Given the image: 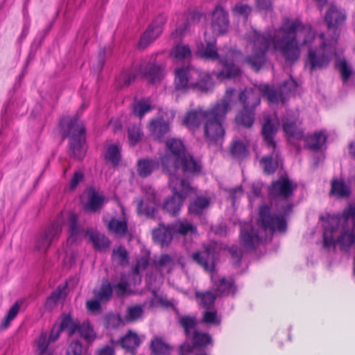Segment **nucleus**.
<instances>
[{
	"label": "nucleus",
	"instance_id": "1",
	"mask_svg": "<svg viewBox=\"0 0 355 355\" xmlns=\"http://www.w3.org/2000/svg\"><path fill=\"white\" fill-rule=\"evenodd\" d=\"M246 38L247 49L252 53L245 62L254 71L259 70L270 51H279L287 62H293L300 58V46H309L306 64L311 71L327 67L336 55L335 39L327 40L323 34L315 35L309 24L297 19H285L278 30L269 32L267 37L252 30Z\"/></svg>",
	"mask_w": 355,
	"mask_h": 355
},
{
	"label": "nucleus",
	"instance_id": "2",
	"mask_svg": "<svg viewBox=\"0 0 355 355\" xmlns=\"http://www.w3.org/2000/svg\"><path fill=\"white\" fill-rule=\"evenodd\" d=\"M167 151L161 157L164 171L168 173L169 187L173 196L163 205V209L171 215L175 216L180 210L183 200L192 192L193 189L180 177L181 173H194L201 169V164L186 153L182 141L175 138L166 140Z\"/></svg>",
	"mask_w": 355,
	"mask_h": 355
},
{
	"label": "nucleus",
	"instance_id": "3",
	"mask_svg": "<svg viewBox=\"0 0 355 355\" xmlns=\"http://www.w3.org/2000/svg\"><path fill=\"white\" fill-rule=\"evenodd\" d=\"M77 221L76 214L70 211H62L39 237L37 243V249L46 251L51 243L58 239L62 225L66 223L69 226V236L62 251L59 252V259L66 266L72 264L76 256L77 245L83 236V231Z\"/></svg>",
	"mask_w": 355,
	"mask_h": 355
},
{
	"label": "nucleus",
	"instance_id": "4",
	"mask_svg": "<svg viewBox=\"0 0 355 355\" xmlns=\"http://www.w3.org/2000/svg\"><path fill=\"white\" fill-rule=\"evenodd\" d=\"M297 87V83L293 79L289 80L281 87V94L275 92L269 85H260L256 89H246L239 96L240 103L243 105V110L236 116L235 121L237 125L250 128L254 123V110L260 103L259 94L266 98L270 104L285 101L284 94L288 95L294 92Z\"/></svg>",
	"mask_w": 355,
	"mask_h": 355
},
{
	"label": "nucleus",
	"instance_id": "5",
	"mask_svg": "<svg viewBox=\"0 0 355 355\" xmlns=\"http://www.w3.org/2000/svg\"><path fill=\"white\" fill-rule=\"evenodd\" d=\"M292 205H288L285 208L282 207L279 215L271 213L270 209L267 206H262L259 211L258 225L261 230H255L249 223H243L241 227L240 240L246 250H253L256 245L262 242V232L269 231L284 232L286 229V223L284 216L291 210Z\"/></svg>",
	"mask_w": 355,
	"mask_h": 355
},
{
	"label": "nucleus",
	"instance_id": "6",
	"mask_svg": "<svg viewBox=\"0 0 355 355\" xmlns=\"http://www.w3.org/2000/svg\"><path fill=\"white\" fill-rule=\"evenodd\" d=\"M354 217L355 202L349 204L343 216H329L324 224V246L327 248L338 246L342 250L350 247L355 242Z\"/></svg>",
	"mask_w": 355,
	"mask_h": 355
},
{
	"label": "nucleus",
	"instance_id": "7",
	"mask_svg": "<svg viewBox=\"0 0 355 355\" xmlns=\"http://www.w3.org/2000/svg\"><path fill=\"white\" fill-rule=\"evenodd\" d=\"M205 44H201L198 47V55L203 58L211 60H218L223 67V71L213 73L217 78L223 80L224 78H234L240 73L239 69L233 63L241 56V53L229 49L225 55L220 51L215 49L216 38L214 35H209L208 32L205 33Z\"/></svg>",
	"mask_w": 355,
	"mask_h": 355
},
{
	"label": "nucleus",
	"instance_id": "8",
	"mask_svg": "<svg viewBox=\"0 0 355 355\" xmlns=\"http://www.w3.org/2000/svg\"><path fill=\"white\" fill-rule=\"evenodd\" d=\"M235 90L229 89L222 100L211 107L214 113L211 117L207 119L204 125V133L207 141L211 144H220L225 136L223 121L226 114L236 103Z\"/></svg>",
	"mask_w": 355,
	"mask_h": 355
},
{
	"label": "nucleus",
	"instance_id": "9",
	"mask_svg": "<svg viewBox=\"0 0 355 355\" xmlns=\"http://www.w3.org/2000/svg\"><path fill=\"white\" fill-rule=\"evenodd\" d=\"M221 250L220 245L217 243H211L206 247L203 252L193 254V259L202 265L204 268L210 272L211 279L217 291L222 295L234 294L236 287L232 280L219 278L218 274L214 270L217 254Z\"/></svg>",
	"mask_w": 355,
	"mask_h": 355
},
{
	"label": "nucleus",
	"instance_id": "10",
	"mask_svg": "<svg viewBox=\"0 0 355 355\" xmlns=\"http://www.w3.org/2000/svg\"><path fill=\"white\" fill-rule=\"evenodd\" d=\"M175 85L178 89H195L206 92L213 86L211 76L191 67H180L175 70Z\"/></svg>",
	"mask_w": 355,
	"mask_h": 355
},
{
	"label": "nucleus",
	"instance_id": "11",
	"mask_svg": "<svg viewBox=\"0 0 355 355\" xmlns=\"http://www.w3.org/2000/svg\"><path fill=\"white\" fill-rule=\"evenodd\" d=\"M64 137L70 139V146L73 155L81 159L85 155V128L78 118L64 117L60 123Z\"/></svg>",
	"mask_w": 355,
	"mask_h": 355
},
{
	"label": "nucleus",
	"instance_id": "12",
	"mask_svg": "<svg viewBox=\"0 0 355 355\" xmlns=\"http://www.w3.org/2000/svg\"><path fill=\"white\" fill-rule=\"evenodd\" d=\"M278 125L279 121L276 115L272 117L268 115L264 116L262 134L268 147L272 150L271 155L263 157L261 161L264 171L267 173H274L279 164L278 152L276 149V144L273 140Z\"/></svg>",
	"mask_w": 355,
	"mask_h": 355
},
{
	"label": "nucleus",
	"instance_id": "13",
	"mask_svg": "<svg viewBox=\"0 0 355 355\" xmlns=\"http://www.w3.org/2000/svg\"><path fill=\"white\" fill-rule=\"evenodd\" d=\"M154 239L162 245H168L172 239L187 235L196 236V227L187 220H178L171 226L160 225L153 232Z\"/></svg>",
	"mask_w": 355,
	"mask_h": 355
},
{
	"label": "nucleus",
	"instance_id": "14",
	"mask_svg": "<svg viewBox=\"0 0 355 355\" xmlns=\"http://www.w3.org/2000/svg\"><path fill=\"white\" fill-rule=\"evenodd\" d=\"M76 322L72 320L70 315L64 316L59 326H53L49 338L46 334H42L37 343V352L38 355H53L51 350L49 348V341L55 340L60 336L61 331H67L69 335L75 334L76 329Z\"/></svg>",
	"mask_w": 355,
	"mask_h": 355
},
{
	"label": "nucleus",
	"instance_id": "15",
	"mask_svg": "<svg viewBox=\"0 0 355 355\" xmlns=\"http://www.w3.org/2000/svg\"><path fill=\"white\" fill-rule=\"evenodd\" d=\"M140 76L146 77L153 84H156L163 79L164 73L163 69L156 64L141 66L139 69H132L119 77L117 80L119 85H128Z\"/></svg>",
	"mask_w": 355,
	"mask_h": 355
},
{
	"label": "nucleus",
	"instance_id": "16",
	"mask_svg": "<svg viewBox=\"0 0 355 355\" xmlns=\"http://www.w3.org/2000/svg\"><path fill=\"white\" fill-rule=\"evenodd\" d=\"M173 110L164 111L162 109L159 111V116L156 119L150 120L148 125V130L155 139L161 141L164 136L169 131V123L175 117Z\"/></svg>",
	"mask_w": 355,
	"mask_h": 355
},
{
	"label": "nucleus",
	"instance_id": "17",
	"mask_svg": "<svg viewBox=\"0 0 355 355\" xmlns=\"http://www.w3.org/2000/svg\"><path fill=\"white\" fill-rule=\"evenodd\" d=\"M346 14L344 10L334 5H330L324 16V21L328 26L329 31H333L334 37L331 39L337 40L339 35L338 28L345 21Z\"/></svg>",
	"mask_w": 355,
	"mask_h": 355
},
{
	"label": "nucleus",
	"instance_id": "18",
	"mask_svg": "<svg viewBox=\"0 0 355 355\" xmlns=\"http://www.w3.org/2000/svg\"><path fill=\"white\" fill-rule=\"evenodd\" d=\"M166 21V18L164 15H160L156 17L141 37L139 43L140 48H146L159 36Z\"/></svg>",
	"mask_w": 355,
	"mask_h": 355
},
{
	"label": "nucleus",
	"instance_id": "19",
	"mask_svg": "<svg viewBox=\"0 0 355 355\" xmlns=\"http://www.w3.org/2000/svg\"><path fill=\"white\" fill-rule=\"evenodd\" d=\"M143 192L145 194L144 199L138 201L137 211L140 215H145L148 217H153L157 200L154 189L150 186L143 187Z\"/></svg>",
	"mask_w": 355,
	"mask_h": 355
},
{
	"label": "nucleus",
	"instance_id": "20",
	"mask_svg": "<svg viewBox=\"0 0 355 355\" xmlns=\"http://www.w3.org/2000/svg\"><path fill=\"white\" fill-rule=\"evenodd\" d=\"M301 122L295 117L289 116L283 122V130L288 141L300 148L297 142L304 139L303 131L299 126Z\"/></svg>",
	"mask_w": 355,
	"mask_h": 355
},
{
	"label": "nucleus",
	"instance_id": "21",
	"mask_svg": "<svg viewBox=\"0 0 355 355\" xmlns=\"http://www.w3.org/2000/svg\"><path fill=\"white\" fill-rule=\"evenodd\" d=\"M296 184L287 178L283 177L274 182L270 187V195L272 198L286 200L289 198Z\"/></svg>",
	"mask_w": 355,
	"mask_h": 355
},
{
	"label": "nucleus",
	"instance_id": "22",
	"mask_svg": "<svg viewBox=\"0 0 355 355\" xmlns=\"http://www.w3.org/2000/svg\"><path fill=\"white\" fill-rule=\"evenodd\" d=\"M96 300H91L87 302V309L92 313L100 310V302H107L112 296V288L107 281L103 282L101 288L94 291Z\"/></svg>",
	"mask_w": 355,
	"mask_h": 355
},
{
	"label": "nucleus",
	"instance_id": "23",
	"mask_svg": "<svg viewBox=\"0 0 355 355\" xmlns=\"http://www.w3.org/2000/svg\"><path fill=\"white\" fill-rule=\"evenodd\" d=\"M230 22L227 12L218 6L212 13L211 28L216 35L226 33L229 28Z\"/></svg>",
	"mask_w": 355,
	"mask_h": 355
},
{
	"label": "nucleus",
	"instance_id": "24",
	"mask_svg": "<svg viewBox=\"0 0 355 355\" xmlns=\"http://www.w3.org/2000/svg\"><path fill=\"white\" fill-rule=\"evenodd\" d=\"M213 114L214 113L211 112V108L209 110H203L201 108H198L188 112L182 123L190 130L194 131L199 127L202 121L205 122L207 119L211 117Z\"/></svg>",
	"mask_w": 355,
	"mask_h": 355
},
{
	"label": "nucleus",
	"instance_id": "25",
	"mask_svg": "<svg viewBox=\"0 0 355 355\" xmlns=\"http://www.w3.org/2000/svg\"><path fill=\"white\" fill-rule=\"evenodd\" d=\"M193 345L184 343L180 347L181 355H193L197 347H205L211 343V338L208 334L195 331L192 337Z\"/></svg>",
	"mask_w": 355,
	"mask_h": 355
},
{
	"label": "nucleus",
	"instance_id": "26",
	"mask_svg": "<svg viewBox=\"0 0 355 355\" xmlns=\"http://www.w3.org/2000/svg\"><path fill=\"white\" fill-rule=\"evenodd\" d=\"M85 197L87 201L84 202V207L87 211H96L105 202L103 196L94 191H89L84 193L83 198Z\"/></svg>",
	"mask_w": 355,
	"mask_h": 355
},
{
	"label": "nucleus",
	"instance_id": "27",
	"mask_svg": "<svg viewBox=\"0 0 355 355\" xmlns=\"http://www.w3.org/2000/svg\"><path fill=\"white\" fill-rule=\"evenodd\" d=\"M85 236L88 238L94 247L100 250L107 248L110 245V241L104 234L92 230H88L85 234Z\"/></svg>",
	"mask_w": 355,
	"mask_h": 355
},
{
	"label": "nucleus",
	"instance_id": "28",
	"mask_svg": "<svg viewBox=\"0 0 355 355\" xmlns=\"http://www.w3.org/2000/svg\"><path fill=\"white\" fill-rule=\"evenodd\" d=\"M191 56V49L186 44H178L171 51V57L175 62L189 60Z\"/></svg>",
	"mask_w": 355,
	"mask_h": 355
},
{
	"label": "nucleus",
	"instance_id": "29",
	"mask_svg": "<svg viewBox=\"0 0 355 355\" xmlns=\"http://www.w3.org/2000/svg\"><path fill=\"white\" fill-rule=\"evenodd\" d=\"M141 341V338L137 333L129 331L121 338L120 344L123 348L132 351L139 346Z\"/></svg>",
	"mask_w": 355,
	"mask_h": 355
},
{
	"label": "nucleus",
	"instance_id": "30",
	"mask_svg": "<svg viewBox=\"0 0 355 355\" xmlns=\"http://www.w3.org/2000/svg\"><path fill=\"white\" fill-rule=\"evenodd\" d=\"M327 140L326 135L322 132H317L308 135L304 138L307 147L312 150H318L322 148Z\"/></svg>",
	"mask_w": 355,
	"mask_h": 355
},
{
	"label": "nucleus",
	"instance_id": "31",
	"mask_svg": "<svg viewBox=\"0 0 355 355\" xmlns=\"http://www.w3.org/2000/svg\"><path fill=\"white\" fill-rule=\"evenodd\" d=\"M107 229L110 232L116 236H124L128 231L127 222L125 220H121L112 218L107 223Z\"/></svg>",
	"mask_w": 355,
	"mask_h": 355
},
{
	"label": "nucleus",
	"instance_id": "32",
	"mask_svg": "<svg viewBox=\"0 0 355 355\" xmlns=\"http://www.w3.org/2000/svg\"><path fill=\"white\" fill-rule=\"evenodd\" d=\"M22 304L21 301H17L8 310L7 313L3 318L1 324H0V329L4 330L8 328L10 322L16 318L17 315L20 307Z\"/></svg>",
	"mask_w": 355,
	"mask_h": 355
},
{
	"label": "nucleus",
	"instance_id": "33",
	"mask_svg": "<svg viewBox=\"0 0 355 355\" xmlns=\"http://www.w3.org/2000/svg\"><path fill=\"white\" fill-rule=\"evenodd\" d=\"M350 193L349 188L342 180H333L330 194L338 198L346 197Z\"/></svg>",
	"mask_w": 355,
	"mask_h": 355
},
{
	"label": "nucleus",
	"instance_id": "34",
	"mask_svg": "<svg viewBox=\"0 0 355 355\" xmlns=\"http://www.w3.org/2000/svg\"><path fill=\"white\" fill-rule=\"evenodd\" d=\"M210 200L207 197L200 196L193 201L189 207L191 214L199 215L209 205Z\"/></svg>",
	"mask_w": 355,
	"mask_h": 355
},
{
	"label": "nucleus",
	"instance_id": "35",
	"mask_svg": "<svg viewBox=\"0 0 355 355\" xmlns=\"http://www.w3.org/2000/svg\"><path fill=\"white\" fill-rule=\"evenodd\" d=\"M120 148L115 144L109 146L105 153L106 161L111 162L114 165H117L121 161Z\"/></svg>",
	"mask_w": 355,
	"mask_h": 355
},
{
	"label": "nucleus",
	"instance_id": "36",
	"mask_svg": "<svg viewBox=\"0 0 355 355\" xmlns=\"http://www.w3.org/2000/svg\"><path fill=\"white\" fill-rule=\"evenodd\" d=\"M153 109L148 100H141L135 103L133 106V114L136 116L142 118L147 112Z\"/></svg>",
	"mask_w": 355,
	"mask_h": 355
},
{
	"label": "nucleus",
	"instance_id": "37",
	"mask_svg": "<svg viewBox=\"0 0 355 355\" xmlns=\"http://www.w3.org/2000/svg\"><path fill=\"white\" fill-rule=\"evenodd\" d=\"M151 348L155 355H170V347L160 338H156L152 340Z\"/></svg>",
	"mask_w": 355,
	"mask_h": 355
},
{
	"label": "nucleus",
	"instance_id": "38",
	"mask_svg": "<svg viewBox=\"0 0 355 355\" xmlns=\"http://www.w3.org/2000/svg\"><path fill=\"white\" fill-rule=\"evenodd\" d=\"M157 164L153 160L141 159L138 161V173L141 177L149 175L155 168Z\"/></svg>",
	"mask_w": 355,
	"mask_h": 355
},
{
	"label": "nucleus",
	"instance_id": "39",
	"mask_svg": "<svg viewBox=\"0 0 355 355\" xmlns=\"http://www.w3.org/2000/svg\"><path fill=\"white\" fill-rule=\"evenodd\" d=\"M76 325L77 327L75 334H78L87 341H91L95 338V333L89 323L86 322L79 325L76 322Z\"/></svg>",
	"mask_w": 355,
	"mask_h": 355
},
{
	"label": "nucleus",
	"instance_id": "40",
	"mask_svg": "<svg viewBox=\"0 0 355 355\" xmlns=\"http://www.w3.org/2000/svg\"><path fill=\"white\" fill-rule=\"evenodd\" d=\"M196 297L198 304L204 308H209L216 300V295L211 292H196Z\"/></svg>",
	"mask_w": 355,
	"mask_h": 355
},
{
	"label": "nucleus",
	"instance_id": "41",
	"mask_svg": "<svg viewBox=\"0 0 355 355\" xmlns=\"http://www.w3.org/2000/svg\"><path fill=\"white\" fill-rule=\"evenodd\" d=\"M156 267L162 272H166L168 273L174 264L173 260L167 254L162 255L155 261Z\"/></svg>",
	"mask_w": 355,
	"mask_h": 355
},
{
	"label": "nucleus",
	"instance_id": "42",
	"mask_svg": "<svg viewBox=\"0 0 355 355\" xmlns=\"http://www.w3.org/2000/svg\"><path fill=\"white\" fill-rule=\"evenodd\" d=\"M144 309L141 306L135 305L128 308L125 320L127 322H133L141 317Z\"/></svg>",
	"mask_w": 355,
	"mask_h": 355
},
{
	"label": "nucleus",
	"instance_id": "43",
	"mask_svg": "<svg viewBox=\"0 0 355 355\" xmlns=\"http://www.w3.org/2000/svg\"><path fill=\"white\" fill-rule=\"evenodd\" d=\"M128 140L130 145L134 146L137 144L143 137V132L139 125H132L128 130Z\"/></svg>",
	"mask_w": 355,
	"mask_h": 355
},
{
	"label": "nucleus",
	"instance_id": "44",
	"mask_svg": "<svg viewBox=\"0 0 355 355\" xmlns=\"http://www.w3.org/2000/svg\"><path fill=\"white\" fill-rule=\"evenodd\" d=\"M231 153L234 157L242 159L247 155L248 150L244 144L235 141L231 147Z\"/></svg>",
	"mask_w": 355,
	"mask_h": 355
},
{
	"label": "nucleus",
	"instance_id": "45",
	"mask_svg": "<svg viewBox=\"0 0 355 355\" xmlns=\"http://www.w3.org/2000/svg\"><path fill=\"white\" fill-rule=\"evenodd\" d=\"M179 321L184 328L186 335L189 336L196 324V318L190 316H182L180 318Z\"/></svg>",
	"mask_w": 355,
	"mask_h": 355
},
{
	"label": "nucleus",
	"instance_id": "46",
	"mask_svg": "<svg viewBox=\"0 0 355 355\" xmlns=\"http://www.w3.org/2000/svg\"><path fill=\"white\" fill-rule=\"evenodd\" d=\"M202 322L207 324L218 325L220 318L216 311H207L203 314Z\"/></svg>",
	"mask_w": 355,
	"mask_h": 355
},
{
	"label": "nucleus",
	"instance_id": "47",
	"mask_svg": "<svg viewBox=\"0 0 355 355\" xmlns=\"http://www.w3.org/2000/svg\"><path fill=\"white\" fill-rule=\"evenodd\" d=\"M337 66L340 71L342 78L344 82H346L349 76L352 74V70L351 67L347 64L345 60H340Z\"/></svg>",
	"mask_w": 355,
	"mask_h": 355
},
{
	"label": "nucleus",
	"instance_id": "48",
	"mask_svg": "<svg viewBox=\"0 0 355 355\" xmlns=\"http://www.w3.org/2000/svg\"><path fill=\"white\" fill-rule=\"evenodd\" d=\"M113 257L121 264H124L128 262V253L126 250L123 247H119L116 250H114Z\"/></svg>",
	"mask_w": 355,
	"mask_h": 355
},
{
	"label": "nucleus",
	"instance_id": "49",
	"mask_svg": "<svg viewBox=\"0 0 355 355\" xmlns=\"http://www.w3.org/2000/svg\"><path fill=\"white\" fill-rule=\"evenodd\" d=\"M201 17L202 16L198 12L190 13L187 17V20L188 21L187 24L185 25L183 29L181 28V25H180L179 28L176 30V32H179L180 35L183 34V32L187 29L189 26H190L191 24L196 23V21H199Z\"/></svg>",
	"mask_w": 355,
	"mask_h": 355
},
{
	"label": "nucleus",
	"instance_id": "50",
	"mask_svg": "<svg viewBox=\"0 0 355 355\" xmlns=\"http://www.w3.org/2000/svg\"><path fill=\"white\" fill-rule=\"evenodd\" d=\"M232 10L235 15H241L243 16L244 17H247L251 12L252 8L248 5L241 3L236 5L233 8Z\"/></svg>",
	"mask_w": 355,
	"mask_h": 355
},
{
	"label": "nucleus",
	"instance_id": "51",
	"mask_svg": "<svg viewBox=\"0 0 355 355\" xmlns=\"http://www.w3.org/2000/svg\"><path fill=\"white\" fill-rule=\"evenodd\" d=\"M82 345L78 341L72 342L69 344L67 355H82Z\"/></svg>",
	"mask_w": 355,
	"mask_h": 355
},
{
	"label": "nucleus",
	"instance_id": "52",
	"mask_svg": "<svg viewBox=\"0 0 355 355\" xmlns=\"http://www.w3.org/2000/svg\"><path fill=\"white\" fill-rule=\"evenodd\" d=\"M148 265V257H142L137 259L136 266L134 270V275L137 277L138 275L144 270Z\"/></svg>",
	"mask_w": 355,
	"mask_h": 355
},
{
	"label": "nucleus",
	"instance_id": "53",
	"mask_svg": "<svg viewBox=\"0 0 355 355\" xmlns=\"http://www.w3.org/2000/svg\"><path fill=\"white\" fill-rule=\"evenodd\" d=\"M107 325L110 327H116L123 324L122 318L119 315L111 314L107 318Z\"/></svg>",
	"mask_w": 355,
	"mask_h": 355
},
{
	"label": "nucleus",
	"instance_id": "54",
	"mask_svg": "<svg viewBox=\"0 0 355 355\" xmlns=\"http://www.w3.org/2000/svg\"><path fill=\"white\" fill-rule=\"evenodd\" d=\"M83 173L82 171H78L74 173L69 182V187L71 190L76 189L77 185L83 180Z\"/></svg>",
	"mask_w": 355,
	"mask_h": 355
},
{
	"label": "nucleus",
	"instance_id": "55",
	"mask_svg": "<svg viewBox=\"0 0 355 355\" xmlns=\"http://www.w3.org/2000/svg\"><path fill=\"white\" fill-rule=\"evenodd\" d=\"M65 288H59L51 294V295L48 299V302H56L63 298L65 296Z\"/></svg>",
	"mask_w": 355,
	"mask_h": 355
},
{
	"label": "nucleus",
	"instance_id": "56",
	"mask_svg": "<svg viewBox=\"0 0 355 355\" xmlns=\"http://www.w3.org/2000/svg\"><path fill=\"white\" fill-rule=\"evenodd\" d=\"M114 289L117 295H123L128 293V284L122 279L120 283L114 286Z\"/></svg>",
	"mask_w": 355,
	"mask_h": 355
},
{
	"label": "nucleus",
	"instance_id": "57",
	"mask_svg": "<svg viewBox=\"0 0 355 355\" xmlns=\"http://www.w3.org/2000/svg\"><path fill=\"white\" fill-rule=\"evenodd\" d=\"M121 122L118 119H112L110 120L109 128H110L114 132L121 130Z\"/></svg>",
	"mask_w": 355,
	"mask_h": 355
},
{
	"label": "nucleus",
	"instance_id": "58",
	"mask_svg": "<svg viewBox=\"0 0 355 355\" xmlns=\"http://www.w3.org/2000/svg\"><path fill=\"white\" fill-rule=\"evenodd\" d=\"M257 6L259 9L268 10L270 8V0H257Z\"/></svg>",
	"mask_w": 355,
	"mask_h": 355
},
{
	"label": "nucleus",
	"instance_id": "59",
	"mask_svg": "<svg viewBox=\"0 0 355 355\" xmlns=\"http://www.w3.org/2000/svg\"><path fill=\"white\" fill-rule=\"evenodd\" d=\"M114 349L110 346H105L98 352L97 355H114Z\"/></svg>",
	"mask_w": 355,
	"mask_h": 355
},
{
	"label": "nucleus",
	"instance_id": "60",
	"mask_svg": "<svg viewBox=\"0 0 355 355\" xmlns=\"http://www.w3.org/2000/svg\"><path fill=\"white\" fill-rule=\"evenodd\" d=\"M230 252L233 257L237 259L238 260L240 259L242 254L240 250H237L233 247L230 249Z\"/></svg>",
	"mask_w": 355,
	"mask_h": 355
},
{
	"label": "nucleus",
	"instance_id": "61",
	"mask_svg": "<svg viewBox=\"0 0 355 355\" xmlns=\"http://www.w3.org/2000/svg\"><path fill=\"white\" fill-rule=\"evenodd\" d=\"M237 193L239 195L243 193L241 187H237L230 190V194L232 195L233 200H235Z\"/></svg>",
	"mask_w": 355,
	"mask_h": 355
},
{
	"label": "nucleus",
	"instance_id": "62",
	"mask_svg": "<svg viewBox=\"0 0 355 355\" xmlns=\"http://www.w3.org/2000/svg\"><path fill=\"white\" fill-rule=\"evenodd\" d=\"M252 189L254 196H259L261 194V188L259 185L252 184Z\"/></svg>",
	"mask_w": 355,
	"mask_h": 355
},
{
	"label": "nucleus",
	"instance_id": "63",
	"mask_svg": "<svg viewBox=\"0 0 355 355\" xmlns=\"http://www.w3.org/2000/svg\"><path fill=\"white\" fill-rule=\"evenodd\" d=\"M146 282H147V285H148L149 289L152 290V291L153 293H155V292L156 286L153 287V284H152V277L151 276L148 277L147 279H146Z\"/></svg>",
	"mask_w": 355,
	"mask_h": 355
},
{
	"label": "nucleus",
	"instance_id": "64",
	"mask_svg": "<svg viewBox=\"0 0 355 355\" xmlns=\"http://www.w3.org/2000/svg\"><path fill=\"white\" fill-rule=\"evenodd\" d=\"M349 153L355 157V142L351 143L349 145Z\"/></svg>",
	"mask_w": 355,
	"mask_h": 355
}]
</instances>
